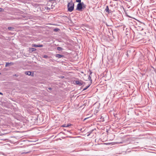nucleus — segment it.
I'll use <instances>...</instances> for the list:
<instances>
[{
    "instance_id": "bb28decb",
    "label": "nucleus",
    "mask_w": 156,
    "mask_h": 156,
    "mask_svg": "<svg viewBox=\"0 0 156 156\" xmlns=\"http://www.w3.org/2000/svg\"><path fill=\"white\" fill-rule=\"evenodd\" d=\"M87 118H85L84 119V120H86V119H87Z\"/></svg>"
},
{
    "instance_id": "20e7f679",
    "label": "nucleus",
    "mask_w": 156,
    "mask_h": 156,
    "mask_svg": "<svg viewBox=\"0 0 156 156\" xmlns=\"http://www.w3.org/2000/svg\"><path fill=\"white\" fill-rule=\"evenodd\" d=\"M14 64L12 62H10V63L9 62H6L5 64V67H8L9 66H12Z\"/></svg>"
},
{
    "instance_id": "f03ea898",
    "label": "nucleus",
    "mask_w": 156,
    "mask_h": 156,
    "mask_svg": "<svg viewBox=\"0 0 156 156\" xmlns=\"http://www.w3.org/2000/svg\"><path fill=\"white\" fill-rule=\"evenodd\" d=\"M84 4L83 2L78 3L77 6V8L76 9V10L81 11L83 8V7H84ZM84 7H85V6H84Z\"/></svg>"
},
{
    "instance_id": "f8f14e48",
    "label": "nucleus",
    "mask_w": 156,
    "mask_h": 156,
    "mask_svg": "<svg viewBox=\"0 0 156 156\" xmlns=\"http://www.w3.org/2000/svg\"><path fill=\"white\" fill-rule=\"evenodd\" d=\"M88 79L89 80H90V84H91L92 83V80L91 79V78L90 75L88 76Z\"/></svg>"
},
{
    "instance_id": "423d86ee",
    "label": "nucleus",
    "mask_w": 156,
    "mask_h": 156,
    "mask_svg": "<svg viewBox=\"0 0 156 156\" xmlns=\"http://www.w3.org/2000/svg\"><path fill=\"white\" fill-rule=\"evenodd\" d=\"M8 29L9 30L12 31H14V30L15 28L13 27H9L8 28Z\"/></svg>"
},
{
    "instance_id": "2eb2a0df",
    "label": "nucleus",
    "mask_w": 156,
    "mask_h": 156,
    "mask_svg": "<svg viewBox=\"0 0 156 156\" xmlns=\"http://www.w3.org/2000/svg\"><path fill=\"white\" fill-rule=\"evenodd\" d=\"M38 45H36V44H34L33 45V46H34L35 47H38Z\"/></svg>"
},
{
    "instance_id": "a211bd4d",
    "label": "nucleus",
    "mask_w": 156,
    "mask_h": 156,
    "mask_svg": "<svg viewBox=\"0 0 156 156\" xmlns=\"http://www.w3.org/2000/svg\"><path fill=\"white\" fill-rule=\"evenodd\" d=\"M38 47H41L43 46V45L42 44H39L38 45Z\"/></svg>"
},
{
    "instance_id": "1a4fd4ad",
    "label": "nucleus",
    "mask_w": 156,
    "mask_h": 156,
    "mask_svg": "<svg viewBox=\"0 0 156 156\" xmlns=\"http://www.w3.org/2000/svg\"><path fill=\"white\" fill-rule=\"evenodd\" d=\"M109 9L108 6V5L106 6L105 9V11L106 12H108V11H109Z\"/></svg>"
},
{
    "instance_id": "cd10ccee",
    "label": "nucleus",
    "mask_w": 156,
    "mask_h": 156,
    "mask_svg": "<svg viewBox=\"0 0 156 156\" xmlns=\"http://www.w3.org/2000/svg\"><path fill=\"white\" fill-rule=\"evenodd\" d=\"M1 9H1V8H0V11H1Z\"/></svg>"
},
{
    "instance_id": "9b49d317",
    "label": "nucleus",
    "mask_w": 156,
    "mask_h": 156,
    "mask_svg": "<svg viewBox=\"0 0 156 156\" xmlns=\"http://www.w3.org/2000/svg\"><path fill=\"white\" fill-rule=\"evenodd\" d=\"M57 50L58 51H60L63 50V49L61 47H58L57 48Z\"/></svg>"
},
{
    "instance_id": "39448f33",
    "label": "nucleus",
    "mask_w": 156,
    "mask_h": 156,
    "mask_svg": "<svg viewBox=\"0 0 156 156\" xmlns=\"http://www.w3.org/2000/svg\"><path fill=\"white\" fill-rule=\"evenodd\" d=\"M55 57L58 58H60L62 57H63L64 56L63 55L57 54L55 55Z\"/></svg>"
},
{
    "instance_id": "7ed1b4c3",
    "label": "nucleus",
    "mask_w": 156,
    "mask_h": 156,
    "mask_svg": "<svg viewBox=\"0 0 156 156\" xmlns=\"http://www.w3.org/2000/svg\"><path fill=\"white\" fill-rule=\"evenodd\" d=\"M75 83L76 84L79 85V86H81L85 83L83 82L81 80H76L75 81Z\"/></svg>"
},
{
    "instance_id": "9d476101",
    "label": "nucleus",
    "mask_w": 156,
    "mask_h": 156,
    "mask_svg": "<svg viewBox=\"0 0 156 156\" xmlns=\"http://www.w3.org/2000/svg\"><path fill=\"white\" fill-rule=\"evenodd\" d=\"M90 84H90L89 85H88L85 88H84L83 89V91H84V90H87L90 87Z\"/></svg>"
},
{
    "instance_id": "4468645a",
    "label": "nucleus",
    "mask_w": 156,
    "mask_h": 156,
    "mask_svg": "<svg viewBox=\"0 0 156 156\" xmlns=\"http://www.w3.org/2000/svg\"><path fill=\"white\" fill-rule=\"evenodd\" d=\"M30 50L32 51H35L36 50V49L34 48H31L30 49Z\"/></svg>"
},
{
    "instance_id": "0eeeda50",
    "label": "nucleus",
    "mask_w": 156,
    "mask_h": 156,
    "mask_svg": "<svg viewBox=\"0 0 156 156\" xmlns=\"http://www.w3.org/2000/svg\"><path fill=\"white\" fill-rule=\"evenodd\" d=\"M71 125V124H67V125H66V124H64L62 126L63 127H69V126Z\"/></svg>"
},
{
    "instance_id": "b1692460",
    "label": "nucleus",
    "mask_w": 156,
    "mask_h": 156,
    "mask_svg": "<svg viewBox=\"0 0 156 156\" xmlns=\"http://www.w3.org/2000/svg\"><path fill=\"white\" fill-rule=\"evenodd\" d=\"M0 94H1V95H2L3 94L2 93L0 92Z\"/></svg>"
},
{
    "instance_id": "4be33fe9",
    "label": "nucleus",
    "mask_w": 156,
    "mask_h": 156,
    "mask_svg": "<svg viewBox=\"0 0 156 156\" xmlns=\"http://www.w3.org/2000/svg\"><path fill=\"white\" fill-rule=\"evenodd\" d=\"M92 73V71H90L89 75H91V74Z\"/></svg>"
},
{
    "instance_id": "aec40b11",
    "label": "nucleus",
    "mask_w": 156,
    "mask_h": 156,
    "mask_svg": "<svg viewBox=\"0 0 156 156\" xmlns=\"http://www.w3.org/2000/svg\"><path fill=\"white\" fill-rule=\"evenodd\" d=\"M30 152H23L22 153V154H27V153H29Z\"/></svg>"
},
{
    "instance_id": "6ab92c4d",
    "label": "nucleus",
    "mask_w": 156,
    "mask_h": 156,
    "mask_svg": "<svg viewBox=\"0 0 156 156\" xmlns=\"http://www.w3.org/2000/svg\"><path fill=\"white\" fill-rule=\"evenodd\" d=\"M58 30H59V29H58V28L55 29H54V30L55 31H57Z\"/></svg>"
},
{
    "instance_id": "5701e85b",
    "label": "nucleus",
    "mask_w": 156,
    "mask_h": 156,
    "mask_svg": "<svg viewBox=\"0 0 156 156\" xmlns=\"http://www.w3.org/2000/svg\"><path fill=\"white\" fill-rule=\"evenodd\" d=\"M48 89L50 90H51L52 89V88H51V87H49L48 88Z\"/></svg>"
},
{
    "instance_id": "6e6552de",
    "label": "nucleus",
    "mask_w": 156,
    "mask_h": 156,
    "mask_svg": "<svg viewBox=\"0 0 156 156\" xmlns=\"http://www.w3.org/2000/svg\"><path fill=\"white\" fill-rule=\"evenodd\" d=\"M25 74L29 76H30L31 75V72L30 71H26L25 72Z\"/></svg>"
},
{
    "instance_id": "f3484780",
    "label": "nucleus",
    "mask_w": 156,
    "mask_h": 156,
    "mask_svg": "<svg viewBox=\"0 0 156 156\" xmlns=\"http://www.w3.org/2000/svg\"><path fill=\"white\" fill-rule=\"evenodd\" d=\"M48 57V56L46 55H45L43 56V58H47Z\"/></svg>"
},
{
    "instance_id": "412c9836",
    "label": "nucleus",
    "mask_w": 156,
    "mask_h": 156,
    "mask_svg": "<svg viewBox=\"0 0 156 156\" xmlns=\"http://www.w3.org/2000/svg\"><path fill=\"white\" fill-rule=\"evenodd\" d=\"M108 14H109L111 13V11L110 10H109L108 12H107Z\"/></svg>"
},
{
    "instance_id": "a878e982",
    "label": "nucleus",
    "mask_w": 156,
    "mask_h": 156,
    "mask_svg": "<svg viewBox=\"0 0 156 156\" xmlns=\"http://www.w3.org/2000/svg\"><path fill=\"white\" fill-rule=\"evenodd\" d=\"M117 0H113V1H117Z\"/></svg>"
},
{
    "instance_id": "ddd939ff",
    "label": "nucleus",
    "mask_w": 156,
    "mask_h": 156,
    "mask_svg": "<svg viewBox=\"0 0 156 156\" xmlns=\"http://www.w3.org/2000/svg\"><path fill=\"white\" fill-rule=\"evenodd\" d=\"M100 121L103 122L104 121V118L102 116H101V117L100 118Z\"/></svg>"
},
{
    "instance_id": "393cba45",
    "label": "nucleus",
    "mask_w": 156,
    "mask_h": 156,
    "mask_svg": "<svg viewBox=\"0 0 156 156\" xmlns=\"http://www.w3.org/2000/svg\"><path fill=\"white\" fill-rule=\"evenodd\" d=\"M48 0L49 1H54L55 0Z\"/></svg>"
},
{
    "instance_id": "dca6fc26",
    "label": "nucleus",
    "mask_w": 156,
    "mask_h": 156,
    "mask_svg": "<svg viewBox=\"0 0 156 156\" xmlns=\"http://www.w3.org/2000/svg\"><path fill=\"white\" fill-rule=\"evenodd\" d=\"M76 2H79V3H81V0H76Z\"/></svg>"
},
{
    "instance_id": "f257e3e1",
    "label": "nucleus",
    "mask_w": 156,
    "mask_h": 156,
    "mask_svg": "<svg viewBox=\"0 0 156 156\" xmlns=\"http://www.w3.org/2000/svg\"><path fill=\"white\" fill-rule=\"evenodd\" d=\"M74 4L72 0L70 2H68L67 5L68 11L72 12L74 9Z\"/></svg>"
}]
</instances>
